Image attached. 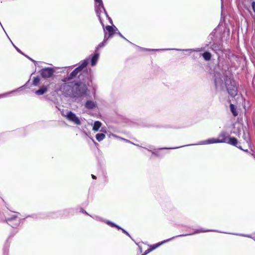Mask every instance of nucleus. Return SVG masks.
Returning <instances> with one entry per match:
<instances>
[{
  "label": "nucleus",
  "instance_id": "obj_29",
  "mask_svg": "<svg viewBox=\"0 0 255 255\" xmlns=\"http://www.w3.org/2000/svg\"><path fill=\"white\" fill-rule=\"evenodd\" d=\"M252 8H253V9L254 12L255 13V1H253L252 3Z\"/></svg>",
  "mask_w": 255,
  "mask_h": 255
},
{
  "label": "nucleus",
  "instance_id": "obj_5",
  "mask_svg": "<svg viewBox=\"0 0 255 255\" xmlns=\"http://www.w3.org/2000/svg\"><path fill=\"white\" fill-rule=\"evenodd\" d=\"M88 63L87 59L84 60L80 62V65L77 67L71 73L68 78H66L67 80L72 79L80 73L82 69L86 67Z\"/></svg>",
  "mask_w": 255,
  "mask_h": 255
},
{
  "label": "nucleus",
  "instance_id": "obj_46",
  "mask_svg": "<svg viewBox=\"0 0 255 255\" xmlns=\"http://www.w3.org/2000/svg\"><path fill=\"white\" fill-rule=\"evenodd\" d=\"M244 137V138L245 139L246 136H244V137Z\"/></svg>",
  "mask_w": 255,
  "mask_h": 255
},
{
  "label": "nucleus",
  "instance_id": "obj_14",
  "mask_svg": "<svg viewBox=\"0 0 255 255\" xmlns=\"http://www.w3.org/2000/svg\"><path fill=\"white\" fill-rule=\"evenodd\" d=\"M90 57H91V65L92 66H94L96 65L99 59V53L98 52L95 51L93 55L90 56Z\"/></svg>",
  "mask_w": 255,
  "mask_h": 255
},
{
  "label": "nucleus",
  "instance_id": "obj_12",
  "mask_svg": "<svg viewBox=\"0 0 255 255\" xmlns=\"http://www.w3.org/2000/svg\"><path fill=\"white\" fill-rule=\"evenodd\" d=\"M49 85H43L35 92V94L38 96L43 95L48 91Z\"/></svg>",
  "mask_w": 255,
  "mask_h": 255
},
{
  "label": "nucleus",
  "instance_id": "obj_6",
  "mask_svg": "<svg viewBox=\"0 0 255 255\" xmlns=\"http://www.w3.org/2000/svg\"><path fill=\"white\" fill-rule=\"evenodd\" d=\"M65 117L70 121L74 123L76 125H80L81 124V121L79 118L73 112H68L65 115Z\"/></svg>",
  "mask_w": 255,
  "mask_h": 255
},
{
  "label": "nucleus",
  "instance_id": "obj_34",
  "mask_svg": "<svg viewBox=\"0 0 255 255\" xmlns=\"http://www.w3.org/2000/svg\"><path fill=\"white\" fill-rule=\"evenodd\" d=\"M237 147H238V148H239V149H241V150H243V151H245V152H248V149H246V150L243 149L242 148V147H241V146H237Z\"/></svg>",
  "mask_w": 255,
  "mask_h": 255
},
{
  "label": "nucleus",
  "instance_id": "obj_4",
  "mask_svg": "<svg viewBox=\"0 0 255 255\" xmlns=\"http://www.w3.org/2000/svg\"><path fill=\"white\" fill-rule=\"evenodd\" d=\"M95 9H96V11L97 16L99 17L100 23H101L103 27H104V23H103V22L102 20L101 17V15H100L101 13H103L109 19H110V18L109 17V16L104 7L102 0H95Z\"/></svg>",
  "mask_w": 255,
  "mask_h": 255
},
{
  "label": "nucleus",
  "instance_id": "obj_44",
  "mask_svg": "<svg viewBox=\"0 0 255 255\" xmlns=\"http://www.w3.org/2000/svg\"><path fill=\"white\" fill-rule=\"evenodd\" d=\"M101 131H103V132H106V131H105V130H104L103 129H102V130H101Z\"/></svg>",
  "mask_w": 255,
  "mask_h": 255
},
{
  "label": "nucleus",
  "instance_id": "obj_36",
  "mask_svg": "<svg viewBox=\"0 0 255 255\" xmlns=\"http://www.w3.org/2000/svg\"><path fill=\"white\" fill-rule=\"evenodd\" d=\"M177 147H172V148H162V149H175V148H176Z\"/></svg>",
  "mask_w": 255,
  "mask_h": 255
},
{
  "label": "nucleus",
  "instance_id": "obj_9",
  "mask_svg": "<svg viewBox=\"0 0 255 255\" xmlns=\"http://www.w3.org/2000/svg\"><path fill=\"white\" fill-rule=\"evenodd\" d=\"M104 32L105 31L107 33L108 39L113 36L114 34L118 31V28L115 26H109L108 25L106 27V28L104 29Z\"/></svg>",
  "mask_w": 255,
  "mask_h": 255
},
{
  "label": "nucleus",
  "instance_id": "obj_27",
  "mask_svg": "<svg viewBox=\"0 0 255 255\" xmlns=\"http://www.w3.org/2000/svg\"><path fill=\"white\" fill-rule=\"evenodd\" d=\"M212 49L216 51L217 50H220V47H218V48H216V46L215 44L213 45H212Z\"/></svg>",
  "mask_w": 255,
  "mask_h": 255
},
{
  "label": "nucleus",
  "instance_id": "obj_23",
  "mask_svg": "<svg viewBox=\"0 0 255 255\" xmlns=\"http://www.w3.org/2000/svg\"><path fill=\"white\" fill-rule=\"evenodd\" d=\"M230 109L232 113H233L234 116H237L238 115V113L236 111V108L233 104L230 105Z\"/></svg>",
  "mask_w": 255,
  "mask_h": 255
},
{
  "label": "nucleus",
  "instance_id": "obj_45",
  "mask_svg": "<svg viewBox=\"0 0 255 255\" xmlns=\"http://www.w3.org/2000/svg\"><path fill=\"white\" fill-rule=\"evenodd\" d=\"M85 213L86 214L88 215V214L86 211L85 212Z\"/></svg>",
  "mask_w": 255,
  "mask_h": 255
},
{
  "label": "nucleus",
  "instance_id": "obj_33",
  "mask_svg": "<svg viewBox=\"0 0 255 255\" xmlns=\"http://www.w3.org/2000/svg\"><path fill=\"white\" fill-rule=\"evenodd\" d=\"M12 45L14 47V48L16 49V50L19 53H21V52L20 51V50L17 47H16L14 44L13 43H12Z\"/></svg>",
  "mask_w": 255,
  "mask_h": 255
},
{
  "label": "nucleus",
  "instance_id": "obj_38",
  "mask_svg": "<svg viewBox=\"0 0 255 255\" xmlns=\"http://www.w3.org/2000/svg\"><path fill=\"white\" fill-rule=\"evenodd\" d=\"M237 235H240V236H245V237H249V236H247V235H241V234H237Z\"/></svg>",
  "mask_w": 255,
  "mask_h": 255
},
{
  "label": "nucleus",
  "instance_id": "obj_11",
  "mask_svg": "<svg viewBox=\"0 0 255 255\" xmlns=\"http://www.w3.org/2000/svg\"><path fill=\"white\" fill-rule=\"evenodd\" d=\"M176 50V51H196V52H199L201 51L202 50L200 48H196V49H146V50L148 51H159V50Z\"/></svg>",
  "mask_w": 255,
  "mask_h": 255
},
{
  "label": "nucleus",
  "instance_id": "obj_18",
  "mask_svg": "<svg viewBox=\"0 0 255 255\" xmlns=\"http://www.w3.org/2000/svg\"><path fill=\"white\" fill-rule=\"evenodd\" d=\"M238 140L237 138H236L234 137H229L228 140H227V142H226L227 143H228L229 144L238 146H237V144L238 143Z\"/></svg>",
  "mask_w": 255,
  "mask_h": 255
},
{
  "label": "nucleus",
  "instance_id": "obj_32",
  "mask_svg": "<svg viewBox=\"0 0 255 255\" xmlns=\"http://www.w3.org/2000/svg\"><path fill=\"white\" fill-rule=\"evenodd\" d=\"M118 33L121 37L128 41V40L120 32H119Z\"/></svg>",
  "mask_w": 255,
  "mask_h": 255
},
{
  "label": "nucleus",
  "instance_id": "obj_31",
  "mask_svg": "<svg viewBox=\"0 0 255 255\" xmlns=\"http://www.w3.org/2000/svg\"><path fill=\"white\" fill-rule=\"evenodd\" d=\"M121 140H124V141H125L126 142H128V143H131L129 140L127 139H125V138H124L123 137L121 138Z\"/></svg>",
  "mask_w": 255,
  "mask_h": 255
},
{
  "label": "nucleus",
  "instance_id": "obj_42",
  "mask_svg": "<svg viewBox=\"0 0 255 255\" xmlns=\"http://www.w3.org/2000/svg\"><path fill=\"white\" fill-rule=\"evenodd\" d=\"M7 36H8V35H7ZM7 37H8V39H9V41H11V43L12 44L13 43H12V42L11 41V39H10V38H9V37H8V36H7Z\"/></svg>",
  "mask_w": 255,
  "mask_h": 255
},
{
  "label": "nucleus",
  "instance_id": "obj_25",
  "mask_svg": "<svg viewBox=\"0 0 255 255\" xmlns=\"http://www.w3.org/2000/svg\"><path fill=\"white\" fill-rule=\"evenodd\" d=\"M18 90H14V91H12L11 92H8V93H4V94H0V98H3V97H4L7 95H8L9 94H11V93H12L16 91H17Z\"/></svg>",
  "mask_w": 255,
  "mask_h": 255
},
{
  "label": "nucleus",
  "instance_id": "obj_24",
  "mask_svg": "<svg viewBox=\"0 0 255 255\" xmlns=\"http://www.w3.org/2000/svg\"><path fill=\"white\" fill-rule=\"evenodd\" d=\"M40 78L38 77H34L33 80V85L35 86H38L40 83Z\"/></svg>",
  "mask_w": 255,
  "mask_h": 255
},
{
  "label": "nucleus",
  "instance_id": "obj_1",
  "mask_svg": "<svg viewBox=\"0 0 255 255\" xmlns=\"http://www.w3.org/2000/svg\"><path fill=\"white\" fill-rule=\"evenodd\" d=\"M67 81V79H64L63 80L64 83L60 85H57V90L60 91L64 96L75 98L86 95L87 87L85 84H78L74 82H66Z\"/></svg>",
  "mask_w": 255,
  "mask_h": 255
},
{
  "label": "nucleus",
  "instance_id": "obj_20",
  "mask_svg": "<svg viewBox=\"0 0 255 255\" xmlns=\"http://www.w3.org/2000/svg\"><path fill=\"white\" fill-rule=\"evenodd\" d=\"M202 56H203V58H204V59L206 61L210 60L211 59V53L209 52H204L202 54Z\"/></svg>",
  "mask_w": 255,
  "mask_h": 255
},
{
  "label": "nucleus",
  "instance_id": "obj_39",
  "mask_svg": "<svg viewBox=\"0 0 255 255\" xmlns=\"http://www.w3.org/2000/svg\"><path fill=\"white\" fill-rule=\"evenodd\" d=\"M92 177L93 178V179H96V177L94 175H92Z\"/></svg>",
  "mask_w": 255,
  "mask_h": 255
},
{
  "label": "nucleus",
  "instance_id": "obj_37",
  "mask_svg": "<svg viewBox=\"0 0 255 255\" xmlns=\"http://www.w3.org/2000/svg\"><path fill=\"white\" fill-rule=\"evenodd\" d=\"M152 153L154 154L157 155L156 152L155 151H151Z\"/></svg>",
  "mask_w": 255,
  "mask_h": 255
},
{
  "label": "nucleus",
  "instance_id": "obj_41",
  "mask_svg": "<svg viewBox=\"0 0 255 255\" xmlns=\"http://www.w3.org/2000/svg\"><path fill=\"white\" fill-rule=\"evenodd\" d=\"M7 36H8V35H7ZM7 37H8V39H9V41H11V43L12 44L13 43H12V42L11 41V39H10V38H9V37H8V36H7Z\"/></svg>",
  "mask_w": 255,
  "mask_h": 255
},
{
  "label": "nucleus",
  "instance_id": "obj_13",
  "mask_svg": "<svg viewBox=\"0 0 255 255\" xmlns=\"http://www.w3.org/2000/svg\"><path fill=\"white\" fill-rule=\"evenodd\" d=\"M219 142H221V141H219L218 138H211L208 139L207 140H205L203 141H202L200 142L198 144L201 145V144H213V143H219Z\"/></svg>",
  "mask_w": 255,
  "mask_h": 255
},
{
  "label": "nucleus",
  "instance_id": "obj_17",
  "mask_svg": "<svg viewBox=\"0 0 255 255\" xmlns=\"http://www.w3.org/2000/svg\"><path fill=\"white\" fill-rule=\"evenodd\" d=\"M102 124L101 122L99 121H96L93 124L92 130L95 132L99 131V129L102 127Z\"/></svg>",
  "mask_w": 255,
  "mask_h": 255
},
{
  "label": "nucleus",
  "instance_id": "obj_2",
  "mask_svg": "<svg viewBox=\"0 0 255 255\" xmlns=\"http://www.w3.org/2000/svg\"><path fill=\"white\" fill-rule=\"evenodd\" d=\"M224 82L220 78L216 77L215 80L216 86L221 88H223L225 86L231 96H236L237 94V88L235 85V82L228 80L227 78L226 79L224 78Z\"/></svg>",
  "mask_w": 255,
  "mask_h": 255
},
{
  "label": "nucleus",
  "instance_id": "obj_21",
  "mask_svg": "<svg viewBox=\"0 0 255 255\" xmlns=\"http://www.w3.org/2000/svg\"><path fill=\"white\" fill-rule=\"evenodd\" d=\"M104 222L108 224V225L112 227H116L117 228L121 229L120 227H119L118 225L115 224V223L109 221V220H105Z\"/></svg>",
  "mask_w": 255,
  "mask_h": 255
},
{
  "label": "nucleus",
  "instance_id": "obj_26",
  "mask_svg": "<svg viewBox=\"0 0 255 255\" xmlns=\"http://www.w3.org/2000/svg\"><path fill=\"white\" fill-rule=\"evenodd\" d=\"M109 137H113L117 138L120 139H121V138H122L121 137H120L116 134H115L114 133H109Z\"/></svg>",
  "mask_w": 255,
  "mask_h": 255
},
{
  "label": "nucleus",
  "instance_id": "obj_19",
  "mask_svg": "<svg viewBox=\"0 0 255 255\" xmlns=\"http://www.w3.org/2000/svg\"><path fill=\"white\" fill-rule=\"evenodd\" d=\"M105 137L106 135L103 133H97L96 135V138L99 142L102 141Z\"/></svg>",
  "mask_w": 255,
  "mask_h": 255
},
{
  "label": "nucleus",
  "instance_id": "obj_10",
  "mask_svg": "<svg viewBox=\"0 0 255 255\" xmlns=\"http://www.w3.org/2000/svg\"><path fill=\"white\" fill-rule=\"evenodd\" d=\"M229 135L225 131H222L218 135V139L221 142L219 143H226L228 140Z\"/></svg>",
  "mask_w": 255,
  "mask_h": 255
},
{
  "label": "nucleus",
  "instance_id": "obj_30",
  "mask_svg": "<svg viewBox=\"0 0 255 255\" xmlns=\"http://www.w3.org/2000/svg\"><path fill=\"white\" fill-rule=\"evenodd\" d=\"M120 230H122L123 232L125 234H126L127 235H128V236L130 237V235L126 231H125L124 229H122L121 228V229H120Z\"/></svg>",
  "mask_w": 255,
  "mask_h": 255
},
{
  "label": "nucleus",
  "instance_id": "obj_40",
  "mask_svg": "<svg viewBox=\"0 0 255 255\" xmlns=\"http://www.w3.org/2000/svg\"><path fill=\"white\" fill-rule=\"evenodd\" d=\"M237 135H239L240 134V131H238V133H236Z\"/></svg>",
  "mask_w": 255,
  "mask_h": 255
},
{
  "label": "nucleus",
  "instance_id": "obj_22",
  "mask_svg": "<svg viewBox=\"0 0 255 255\" xmlns=\"http://www.w3.org/2000/svg\"><path fill=\"white\" fill-rule=\"evenodd\" d=\"M104 222L108 224V225L112 227H116L117 228L121 229L120 227H119L118 225L115 224V223L109 221V220H105Z\"/></svg>",
  "mask_w": 255,
  "mask_h": 255
},
{
  "label": "nucleus",
  "instance_id": "obj_7",
  "mask_svg": "<svg viewBox=\"0 0 255 255\" xmlns=\"http://www.w3.org/2000/svg\"><path fill=\"white\" fill-rule=\"evenodd\" d=\"M7 223L13 228L18 226L20 224V220L16 215H12L11 217L6 219Z\"/></svg>",
  "mask_w": 255,
  "mask_h": 255
},
{
  "label": "nucleus",
  "instance_id": "obj_3",
  "mask_svg": "<svg viewBox=\"0 0 255 255\" xmlns=\"http://www.w3.org/2000/svg\"><path fill=\"white\" fill-rule=\"evenodd\" d=\"M210 231H214V230H207V231L198 230V231H196V232H195L194 233L188 234H182V235H178V236H175V237H173L171 238H170V239H168L167 240H164V241H162V242H161L160 243H157V244L152 246L151 247H152L151 248L148 249V250H146L145 251L144 253L142 255H147V254H148L149 253H150V252H151L153 250L155 249L156 248L158 247L159 246H160L162 244H163L164 243H167V242L171 241L172 239H174L175 238H177V237H184V236H189V235H193L194 234H197V233H201V232H210Z\"/></svg>",
  "mask_w": 255,
  "mask_h": 255
},
{
  "label": "nucleus",
  "instance_id": "obj_15",
  "mask_svg": "<svg viewBox=\"0 0 255 255\" xmlns=\"http://www.w3.org/2000/svg\"><path fill=\"white\" fill-rule=\"evenodd\" d=\"M96 103L93 101H87L85 104V107L88 109H93L96 107Z\"/></svg>",
  "mask_w": 255,
  "mask_h": 255
},
{
  "label": "nucleus",
  "instance_id": "obj_43",
  "mask_svg": "<svg viewBox=\"0 0 255 255\" xmlns=\"http://www.w3.org/2000/svg\"><path fill=\"white\" fill-rule=\"evenodd\" d=\"M252 156H254V157L255 158V154H254L253 153V154H252Z\"/></svg>",
  "mask_w": 255,
  "mask_h": 255
},
{
  "label": "nucleus",
  "instance_id": "obj_8",
  "mask_svg": "<svg viewBox=\"0 0 255 255\" xmlns=\"http://www.w3.org/2000/svg\"><path fill=\"white\" fill-rule=\"evenodd\" d=\"M54 72L52 68H44L40 70V74L44 78H49L51 77Z\"/></svg>",
  "mask_w": 255,
  "mask_h": 255
},
{
  "label": "nucleus",
  "instance_id": "obj_28",
  "mask_svg": "<svg viewBox=\"0 0 255 255\" xmlns=\"http://www.w3.org/2000/svg\"><path fill=\"white\" fill-rule=\"evenodd\" d=\"M93 218L97 220H99V221H104V222L105 221L104 220H103V219H102L101 218H100L99 217L96 216Z\"/></svg>",
  "mask_w": 255,
  "mask_h": 255
},
{
  "label": "nucleus",
  "instance_id": "obj_35",
  "mask_svg": "<svg viewBox=\"0 0 255 255\" xmlns=\"http://www.w3.org/2000/svg\"><path fill=\"white\" fill-rule=\"evenodd\" d=\"M223 0H221V8L223 9Z\"/></svg>",
  "mask_w": 255,
  "mask_h": 255
},
{
  "label": "nucleus",
  "instance_id": "obj_16",
  "mask_svg": "<svg viewBox=\"0 0 255 255\" xmlns=\"http://www.w3.org/2000/svg\"><path fill=\"white\" fill-rule=\"evenodd\" d=\"M108 40V38H107V32H106L105 31V35H104V40L103 42H102L101 43H100L98 45V46L96 48V49L95 50V51L96 52H98V50L99 49H100V48L104 47L105 45H106V42H107V41Z\"/></svg>",
  "mask_w": 255,
  "mask_h": 255
}]
</instances>
